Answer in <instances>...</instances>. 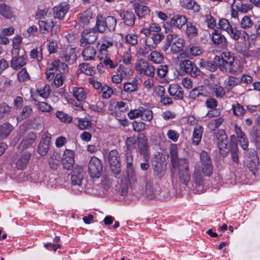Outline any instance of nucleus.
Here are the masks:
<instances>
[{
	"label": "nucleus",
	"mask_w": 260,
	"mask_h": 260,
	"mask_svg": "<svg viewBox=\"0 0 260 260\" xmlns=\"http://www.w3.org/2000/svg\"><path fill=\"white\" fill-rule=\"evenodd\" d=\"M72 92L73 96L79 102L82 101L86 98V93L82 87H74Z\"/></svg>",
	"instance_id": "nucleus-34"
},
{
	"label": "nucleus",
	"mask_w": 260,
	"mask_h": 260,
	"mask_svg": "<svg viewBox=\"0 0 260 260\" xmlns=\"http://www.w3.org/2000/svg\"><path fill=\"white\" fill-rule=\"evenodd\" d=\"M104 20L107 29L110 31H114L116 26V19L113 16H109L104 18Z\"/></svg>",
	"instance_id": "nucleus-41"
},
{
	"label": "nucleus",
	"mask_w": 260,
	"mask_h": 260,
	"mask_svg": "<svg viewBox=\"0 0 260 260\" xmlns=\"http://www.w3.org/2000/svg\"><path fill=\"white\" fill-rule=\"evenodd\" d=\"M92 17V12L90 9L85 10L79 16V21L83 24V25H87L90 20Z\"/></svg>",
	"instance_id": "nucleus-32"
},
{
	"label": "nucleus",
	"mask_w": 260,
	"mask_h": 260,
	"mask_svg": "<svg viewBox=\"0 0 260 260\" xmlns=\"http://www.w3.org/2000/svg\"><path fill=\"white\" fill-rule=\"evenodd\" d=\"M96 49L94 47L88 46L85 48L82 51V56L85 60H93L95 54Z\"/></svg>",
	"instance_id": "nucleus-25"
},
{
	"label": "nucleus",
	"mask_w": 260,
	"mask_h": 260,
	"mask_svg": "<svg viewBox=\"0 0 260 260\" xmlns=\"http://www.w3.org/2000/svg\"><path fill=\"white\" fill-rule=\"evenodd\" d=\"M141 118L145 121H151L153 119L152 111L143 107H141Z\"/></svg>",
	"instance_id": "nucleus-42"
},
{
	"label": "nucleus",
	"mask_w": 260,
	"mask_h": 260,
	"mask_svg": "<svg viewBox=\"0 0 260 260\" xmlns=\"http://www.w3.org/2000/svg\"><path fill=\"white\" fill-rule=\"evenodd\" d=\"M50 137L46 136L40 141L38 148V152L42 156L45 155L49 149Z\"/></svg>",
	"instance_id": "nucleus-21"
},
{
	"label": "nucleus",
	"mask_w": 260,
	"mask_h": 260,
	"mask_svg": "<svg viewBox=\"0 0 260 260\" xmlns=\"http://www.w3.org/2000/svg\"><path fill=\"white\" fill-rule=\"evenodd\" d=\"M13 129V126L9 123H5L0 126V140L9 136Z\"/></svg>",
	"instance_id": "nucleus-33"
},
{
	"label": "nucleus",
	"mask_w": 260,
	"mask_h": 260,
	"mask_svg": "<svg viewBox=\"0 0 260 260\" xmlns=\"http://www.w3.org/2000/svg\"><path fill=\"white\" fill-rule=\"evenodd\" d=\"M61 58L63 61L67 62L68 63L73 64L77 59L75 49L71 47L67 48L63 52Z\"/></svg>",
	"instance_id": "nucleus-18"
},
{
	"label": "nucleus",
	"mask_w": 260,
	"mask_h": 260,
	"mask_svg": "<svg viewBox=\"0 0 260 260\" xmlns=\"http://www.w3.org/2000/svg\"><path fill=\"white\" fill-rule=\"evenodd\" d=\"M200 68H204L211 72H214L217 68V64L215 61L212 60H201L199 63Z\"/></svg>",
	"instance_id": "nucleus-37"
},
{
	"label": "nucleus",
	"mask_w": 260,
	"mask_h": 260,
	"mask_svg": "<svg viewBox=\"0 0 260 260\" xmlns=\"http://www.w3.org/2000/svg\"><path fill=\"white\" fill-rule=\"evenodd\" d=\"M204 128L200 125H196L193 129L192 137V143L194 145H198L201 142Z\"/></svg>",
	"instance_id": "nucleus-22"
},
{
	"label": "nucleus",
	"mask_w": 260,
	"mask_h": 260,
	"mask_svg": "<svg viewBox=\"0 0 260 260\" xmlns=\"http://www.w3.org/2000/svg\"><path fill=\"white\" fill-rule=\"evenodd\" d=\"M214 137L217 141L220 153L222 156H226L229 153L228 147V138L225 132L222 129H219L214 133Z\"/></svg>",
	"instance_id": "nucleus-2"
},
{
	"label": "nucleus",
	"mask_w": 260,
	"mask_h": 260,
	"mask_svg": "<svg viewBox=\"0 0 260 260\" xmlns=\"http://www.w3.org/2000/svg\"><path fill=\"white\" fill-rule=\"evenodd\" d=\"M235 7L238 11L243 13H246L248 12L252 8V5L249 4H242L238 3L236 4Z\"/></svg>",
	"instance_id": "nucleus-61"
},
{
	"label": "nucleus",
	"mask_w": 260,
	"mask_h": 260,
	"mask_svg": "<svg viewBox=\"0 0 260 260\" xmlns=\"http://www.w3.org/2000/svg\"><path fill=\"white\" fill-rule=\"evenodd\" d=\"M155 190L153 181L151 179H148L146 181L145 192L147 197L149 199H152L154 194Z\"/></svg>",
	"instance_id": "nucleus-40"
},
{
	"label": "nucleus",
	"mask_w": 260,
	"mask_h": 260,
	"mask_svg": "<svg viewBox=\"0 0 260 260\" xmlns=\"http://www.w3.org/2000/svg\"><path fill=\"white\" fill-rule=\"evenodd\" d=\"M75 152L73 150L66 149L63 154L62 164L64 169L71 170L75 162Z\"/></svg>",
	"instance_id": "nucleus-11"
},
{
	"label": "nucleus",
	"mask_w": 260,
	"mask_h": 260,
	"mask_svg": "<svg viewBox=\"0 0 260 260\" xmlns=\"http://www.w3.org/2000/svg\"><path fill=\"white\" fill-rule=\"evenodd\" d=\"M138 146L139 153L144 157H147L148 155V143L147 139L144 137L138 138Z\"/></svg>",
	"instance_id": "nucleus-27"
},
{
	"label": "nucleus",
	"mask_w": 260,
	"mask_h": 260,
	"mask_svg": "<svg viewBox=\"0 0 260 260\" xmlns=\"http://www.w3.org/2000/svg\"><path fill=\"white\" fill-rule=\"evenodd\" d=\"M17 78L20 82H25L29 79V75L25 68H22L18 73Z\"/></svg>",
	"instance_id": "nucleus-62"
},
{
	"label": "nucleus",
	"mask_w": 260,
	"mask_h": 260,
	"mask_svg": "<svg viewBox=\"0 0 260 260\" xmlns=\"http://www.w3.org/2000/svg\"><path fill=\"white\" fill-rule=\"evenodd\" d=\"M175 169H178V176L180 181L186 185L190 179L187 159L181 160V164Z\"/></svg>",
	"instance_id": "nucleus-6"
},
{
	"label": "nucleus",
	"mask_w": 260,
	"mask_h": 260,
	"mask_svg": "<svg viewBox=\"0 0 260 260\" xmlns=\"http://www.w3.org/2000/svg\"><path fill=\"white\" fill-rule=\"evenodd\" d=\"M98 38L97 31L94 28L84 30L81 34L80 39L81 46L84 47L87 44H90L94 42Z\"/></svg>",
	"instance_id": "nucleus-9"
},
{
	"label": "nucleus",
	"mask_w": 260,
	"mask_h": 260,
	"mask_svg": "<svg viewBox=\"0 0 260 260\" xmlns=\"http://www.w3.org/2000/svg\"><path fill=\"white\" fill-rule=\"evenodd\" d=\"M11 108L6 103L0 105V120L7 116L11 111Z\"/></svg>",
	"instance_id": "nucleus-57"
},
{
	"label": "nucleus",
	"mask_w": 260,
	"mask_h": 260,
	"mask_svg": "<svg viewBox=\"0 0 260 260\" xmlns=\"http://www.w3.org/2000/svg\"><path fill=\"white\" fill-rule=\"evenodd\" d=\"M238 84H239V77L231 76L224 81V88L228 91L231 90Z\"/></svg>",
	"instance_id": "nucleus-28"
},
{
	"label": "nucleus",
	"mask_w": 260,
	"mask_h": 260,
	"mask_svg": "<svg viewBox=\"0 0 260 260\" xmlns=\"http://www.w3.org/2000/svg\"><path fill=\"white\" fill-rule=\"evenodd\" d=\"M88 173L92 178H99L103 169L101 160L96 157H92L88 165Z\"/></svg>",
	"instance_id": "nucleus-7"
},
{
	"label": "nucleus",
	"mask_w": 260,
	"mask_h": 260,
	"mask_svg": "<svg viewBox=\"0 0 260 260\" xmlns=\"http://www.w3.org/2000/svg\"><path fill=\"white\" fill-rule=\"evenodd\" d=\"M200 160L201 163V170L200 167L196 166L193 175L196 184L200 185L203 182V174L207 176H210L213 172L212 161L209 154L205 151H202L200 153Z\"/></svg>",
	"instance_id": "nucleus-1"
},
{
	"label": "nucleus",
	"mask_w": 260,
	"mask_h": 260,
	"mask_svg": "<svg viewBox=\"0 0 260 260\" xmlns=\"http://www.w3.org/2000/svg\"><path fill=\"white\" fill-rule=\"evenodd\" d=\"M212 40L214 44H219L224 42L225 38L216 30H214L212 35Z\"/></svg>",
	"instance_id": "nucleus-46"
},
{
	"label": "nucleus",
	"mask_w": 260,
	"mask_h": 260,
	"mask_svg": "<svg viewBox=\"0 0 260 260\" xmlns=\"http://www.w3.org/2000/svg\"><path fill=\"white\" fill-rule=\"evenodd\" d=\"M180 4L184 9L191 10L195 12L200 11V7L194 0H180Z\"/></svg>",
	"instance_id": "nucleus-19"
},
{
	"label": "nucleus",
	"mask_w": 260,
	"mask_h": 260,
	"mask_svg": "<svg viewBox=\"0 0 260 260\" xmlns=\"http://www.w3.org/2000/svg\"><path fill=\"white\" fill-rule=\"evenodd\" d=\"M234 58L232 60H229L222 62L220 66V70L229 73H234L236 72L235 65L234 64Z\"/></svg>",
	"instance_id": "nucleus-30"
},
{
	"label": "nucleus",
	"mask_w": 260,
	"mask_h": 260,
	"mask_svg": "<svg viewBox=\"0 0 260 260\" xmlns=\"http://www.w3.org/2000/svg\"><path fill=\"white\" fill-rule=\"evenodd\" d=\"M108 160L111 171L115 175L119 174L120 172V157L116 150L114 149L110 151L108 155Z\"/></svg>",
	"instance_id": "nucleus-8"
},
{
	"label": "nucleus",
	"mask_w": 260,
	"mask_h": 260,
	"mask_svg": "<svg viewBox=\"0 0 260 260\" xmlns=\"http://www.w3.org/2000/svg\"><path fill=\"white\" fill-rule=\"evenodd\" d=\"M36 139V136L34 133H29L23 139L19 145V148L26 149L32 145Z\"/></svg>",
	"instance_id": "nucleus-20"
},
{
	"label": "nucleus",
	"mask_w": 260,
	"mask_h": 260,
	"mask_svg": "<svg viewBox=\"0 0 260 260\" xmlns=\"http://www.w3.org/2000/svg\"><path fill=\"white\" fill-rule=\"evenodd\" d=\"M203 91V87L202 86L194 88L189 92V97L194 100L201 95L204 96V93L202 92Z\"/></svg>",
	"instance_id": "nucleus-52"
},
{
	"label": "nucleus",
	"mask_w": 260,
	"mask_h": 260,
	"mask_svg": "<svg viewBox=\"0 0 260 260\" xmlns=\"http://www.w3.org/2000/svg\"><path fill=\"white\" fill-rule=\"evenodd\" d=\"M0 14L6 18H10L12 16L11 8L5 4H0Z\"/></svg>",
	"instance_id": "nucleus-44"
},
{
	"label": "nucleus",
	"mask_w": 260,
	"mask_h": 260,
	"mask_svg": "<svg viewBox=\"0 0 260 260\" xmlns=\"http://www.w3.org/2000/svg\"><path fill=\"white\" fill-rule=\"evenodd\" d=\"M101 91L102 97L105 99L110 98L113 93L112 88L108 86H103V87H102Z\"/></svg>",
	"instance_id": "nucleus-64"
},
{
	"label": "nucleus",
	"mask_w": 260,
	"mask_h": 260,
	"mask_svg": "<svg viewBox=\"0 0 260 260\" xmlns=\"http://www.w3.org/2000/svg\"><path fill=\"white\" fill-rule=\"evenodd\" d=\"M37 91L39 95L47 99L50 94L51 89L49 85H45L42 89H38Z\"/></svg>",
	"instance_id": "nucleus-58"
},
{
	"label": "nucleus",
	"mask_w": 260,
	"mask_h": 260,
	"mask_svg": "<svg viewBox=\"0 0 260 260\" xmlns=\"http://www.w3.org/2000/svg\"><path fill=\"white\" fill-rule=\"evenodd\" d=\"M52 66L58 70L60 73L63 74L68 71V66L64 62H60L59 60H55L52 62Z\"/></svg>",
	"instance_id": "nucleus-43"
},
{
	"label": "nucleus",
	"mask_w": 260,
	"mask_h": 260,
	"mask_svg": "<svg viewBox=\"0 0 260 260\" xmlns=\"http://www.w3.org/2000/svg\"><path fill=\"white\" fill-rule=\"evenodd\" d=\"M225 89L219 85H215L213 88L215 95L217 98H223L225 96Z\"/></svg>",
	"instance_id": "nucleus-53"
},
{
	"label": "nucleus",
	"mask_w": 260,
	"mask_h": 260,
	"mask_svg": "<svg viewBox=\"0 0 260 260\" xmlns=\"http://www.w3.org/2000/svg\"><path fill=\"white\" fill-rule=\"evenodd\" d=\"M83 178L82 170L81 168L79 169V170H74L73 174L71 176V182L73 190L76 189V187L81 188L80 186Z\"/></svg>",
	"instance_id": "nucleus-16"
},
{
	"label": "nucleus",
	"mask_w": 260,
	"mask_h": 260,
	"mask_svg": "<svg viewBox=\"0 0 260 260\" xmlns=\"http://www.w3.org/2000/svg\"><path fill=\"white\" fill-rule=\"evenodd\" d=\"M116 74L120 75L122 79L125 77H129L133 75V72L131 70L126 68L123 66H120L117 69Z\"/></svg>",
	"instance_id": "nucleus-47"
},
{
	"label": "nucleus",
	"mask_w": 260,
	"mask_h": 260,
	"mask_svg": "<svg viewBox=\"0 0 260 260\" xmlns=\"http://www.w3.org/2000/svg\"><path fill=\"white\" fill-rule=\"evenodd\" d=\"M187 52L190 56H196L201 55L203 50L199 46L190 45L188 47Z\"/></svg>",
	"instance_id": "nucleus-48"
},
{
	"label": "nucleus",
	"mask_w": 260,
	"mask_h": 260,
	"mask_svg": "<svg viewBox=\"0 0 260 260\" xmlns=\"http://www.w3.org/2000/svg\"><path fill=\"white\" fill-rule=\"evenodd\" d=\"M230 151L232 160L236 164H238L239 162V149L237 143L234 142L231 143L230 148L229 149V152Z\"/></svg>",
	"instance_id": "nucleus-31"
},
{
	"label": "nucleus",
	"mask_w": 260,
	"mask_h": 260,
	"mask_svg": "<svg viewBox=\"0 0 260 260\" xmlns=\"http://www.w3.org/2000/svg\"><path fill=\"white\" fill-rule=\"evenodd\" d=\"M119 14L126 25L132 26L135 24L136 18L133 12L123 10L120 11Z\"/></svg>",
	"instance_id": "nucleus-15"
},
{
	"label": "nucleus",
	"mask_w": 260,
	"mask_h": 260,
	"mask_svg": "<svg viewBox=\"0 0 260 260\" xmlns=\"http://www.w3.org/2000/svg\"><path fill=\"white\" fill-rule=\"evenodd\" d=\"M79 69L81 72L87 75L91 76L95 72L93 68L87 63L80 64Z\"/></svg>",
	"instance_id": "nucleus-45"
},
{
	"label": "nucleus",
	"mask_w": 260,
	"mask_h": 260,
	"mask_svg": "<svg viewBox=\"0 0 260 260\" xmlns=\"http://www.w3.org/2000/svg\"><path fill=\"white\" fill-rule=\"evenodd\" d=\"M69 9V5L67 3H61L59 5L54 7L53 8L54 17L60 20L62 19Z\"/></svg>",
	"instance_id": "nucleus-13"
},
{
	"label": "nucleus",
	"mask_w": 260,
	"mask_h": 260,
	"mask_svg": "<svg viewBox=\"0 0 260 260\" xmlns=\"http://www.w3.org/2000/svg\"><path fill=\"white\" fill-rule=\"evenodd\" d=\"M247 167L253 174L258 170L259 161L256 151L254 149L247 150L246 153Z\"/></svg>",
	"instance_id": "nucleus-5"
},
{
	"label": "nucleus",
	"mask_w": 260,
	"mask_h": 260,
	"mask_svg": "<svg viewBox=\"0 0 260 260\" xmlns=\"http://www.w3.org/2000/svg\"><path fill=\"white\" fill-rule=\"evenodd\" d=\"M184 47V41L179 38L174 41L171 46V51L173 54H177L182 51Z\"/></svg>",
	"instance_id": "nucleus-39"
},
{
	"label": "nucleus",
	"mask_w": 260,
	"mask_h": 260,
	"mask_svg": "<svg viewBox=\"0 0 260 260\" xmlns=\"http://www.w3.org/2000/svg\"><path fill=\"white\" fill-rule=\"evenodd\" d=\"M124 91L132 92L138 90V85L136 81L125 83L123 86Z\"/></svg>",
	"instance_id": "nucleus-59"
},
{
	"label": "nucleus",
	"mask_w": 260,
	"mask_h": 260,
	"mask_svg": "<svg viewBox=\"0 0 260 260\" xmlns=\"http://www.w3.org/2000/svg\"><path fill=\"white\" fill-rule=\"evenodd\" d=\"M89 108L94 112H104L105 111V104L104 102L100 101L96 104L90 105Z\"/></svg>",
	"instance_id": "nucleus-51"
},
{
	"label": "nucleus",
	"mask_w": 260,
	"mask_h": 260,
	"mask_svg": "<svg viewBox=\"0 0 260 260\" xmlns=\"http://www.w3.org/2000/svg\"><path fill=\"white\" fill-rule=\"evenodd\" d=\"M186 24V32L187 36L189 37H193L196 36L198 33L196 27L189 22H187Z\"/></svg>",
	"instance_id": "nucleus-56"
},
{
	"label": "nucleus",
	"mask_w": 260,
	"mask_h": 260,
	"mask_svg": "<svg viewBox=\"0 0 260 260\" xmlns=\"http://www.w3.org/2000/svg\"><path fill=\"white\" fill-rule=\"evenodd\" d=\"M12 58L10 62V67L14 70H18L26 63V57L24 55H20L18 52L12 51Z\"/></svg>",
	"instance_id": "nucleus-10"
},
{
	"label": "nucleus",
	"mask_w": 260,
	"mask_h": 260,
	"mask_svg": "<svg viewBox=\"0 0 260 260\" xmlns=\"http://www.w3.org/2000/svg\"><path fill=\"white\" fill-rule=\"evenodd\" d=\"M155 48V45L150 44L149 43V41L146 40L145 41V45L140 47L138 50V53L142 56L146 57V55L148 54L149 51H150L152 49H154Z\"/></svg>",
	"instance_id": "nucleus-38"
},
{
	"label": "nucleus",
	"mask_w": 260,
	"mask_h": 260,
	"mask_svg": "<svg viewBox=\"0 0 260 260\" xmlns=\"http://www.w3.org/2000/svg\"><path fill=\"white\" fill-rule=\"evenodd\" d=\"M224 119L222 117H218V118L211 120L208 124V127L211 130L214 131L218 128L223 123Z\"/></svg>",
	"instance_id": "nucleus-49"
},
{
	"label": "nucleus",
	"mask_w": 260,
	"mask_h": 260,
	"mask_svg": "<svg viewBox=\"0 0 260 260\" xmlns=\"http://www.w3.org/2000/svg\"><path fill=\"white\" fill-rule=\"evenodd\" d=\"M135 68L136 71L139 74H143L151 78L153 77L154 76V67L149 64L144 59H140L137 60L135 64Z\"/></svg>",
	"instance_id": "nucleus-4"
},
{
	"label": "nucleus",
	"mask_w": 260,
	"mask_h": 260,
	"mask_svg": "<svg viewBox=\"0 0 260 260\" xmlns=\"http://www.w3.org/2000/svg\"><path fill=\"white\" fill-rule=\"evenodd\" d=\"M232 110L234 115L240 116L243 115L246 112L244 107L239 103H236L232 105Z\"/></svg>",
	"instance_id": "nucleus-54"
},
{
	"label": "nucleus",
	"mask_w": 260,
	"mask_h": 260,
	"mask_svg": "<svg viewBox=\"0 0 260 260\" xmlns=\"http://www.w3.org/2000/svg\"><path fill=\"white\" fill-rule=\"evenodd\" d=\"M93 28L98 32H105L107 29L105 24L104 17L101 15H98L96 17L95 25Z\"/></svg>",
	"instance_id": "nucleus-29"
},
{
	"label": "nucleus",
	"mask_w": 260,
	"mask_h": 260,
	"mask_svg": "<svg viewBox=\"0 0 260 260\" xmlns=\"http://www.w3.org/2000/svg\"><path fill=\"white\" fill-rule=\"evenodd\" d=\"M31 154L28 152L24 153L17 160L16 167L19 170H23L29 162Z\"/></svg>",
	"instance_id": "nucleus-26"
},
{
	"label": "nucleus",
	"mask_w": 260,
	"mask_h": 260,
	"mask_svg": "<svg viewBox=\"0 0 260 260\" xmlns=\"http://www.w3.org/2000/svg\"><path fill=\"white\" fill-rule=\"evenodd\" d=\"M170 156L171 158V162L172 167L175 168L176 167L178 166L181 164V160L187 159L185 158L178 157V148L177 144H171L169 148Z\"/></svg>",
	"instance_id": "nucleus-12"
},
{
	"label": "nucleus",
	"mask_w": 260,
	"mask_h": 260,
	"mask_svg": "<svg viewBox=\"0 0 260 260\" xmlns=\"http://www.w3.org/2000/svg\"><path fill=\"white\" fill-rule=\"evenodd\" d=\"M180 70L190 75L191 77H197L203 75L202 72L197 67L194 62L189 59H184L179 62Z\"/></svg>",
	"instance_id": "nucleus-3"
},
{
	"label": "nucleus",
	"mask_w": 260,
	"mask_h": 260,
	"mask_svg": "<svg viewBox=\"0 0 260 260\" xmlns=\"http://www.w3.org/2000/svg\"><path fill=\"white\" fill-rule=\"evenodd\" d=\"M133 8L136 15L140 18L144 17L150 13V10L148 7L141 5L138 3H135L133 5Z\"/></svg>",
	"instance_id": "nucleus-23"
},
{
	"label": "nucleus",
	"mask_w": 260,
	"mask_h": 260,
	"mask_svg": "<svg viewBox=\"0 0 260 260\" xmlns=\"http://www.w3.org/2000/svg\"><path fill=\"white\" fill-rule=\"evenodd\" d=\"M168 92L170 95L176 100H182L184 96L183 90L181 87L177 84H172L169 85Z\"/></svg>",
	"instance_id": "nucleus-17"
},
{
	"label": "nucleus",
	"mask_w": 260,
	"mask_h": 260,
	"mask_svg": "<svg viewBox=\"0 0 260 260\" xmlns=\"http://www.w3.org/2000/svg\"><path fill=\"white\" fill-rule=\"evenodd\" d=\"M30 56L31 58L36 59L38 61H41L43 58L41 48L32 49L30 52Z\"/></svg>",
	"instance_id": "nucleus-60"
},
{
	"label": "nucleus",
	"mask_w": 260,
	"mask_h": 260,
	"mask_svg": "<svg viewBox=\"0 0 260 260\" xmlns=\"http://www.w3.org/2000/svg\"><path fill=\"white\" fill-rule=\"evenodd\" d=\"M227 32L230 37L235 41L238 40L241 37H242L244 40H245L246 38H248V35L245 31H241L236 27H232Z\"/></svg>",
	"instance_id": "nucleus-24"
},
{
	"label": "nucleus",
	"mask_w": 260,
	"mask_h": 260,
	"mask_svg": "<svg viewBox=\"0 0 260 260\" xmlns=\"http://www.w3.org/2000/svg\"><path fill=\"white\" fill-rule=\"evenodd\" d=\"M60 156L59 154L56 152H54L51 154L49 159V164L50 168L53 170H56L59 164Z\"/></svg>",
	"instance_id": "nucleus-35"
},
{
	"label": "nucleus",
	"mask_w": 260,
	"mask_h": 260,
	"mask_svg": "<svg viewBox=\"0 0 260 260\" xmlns=\"http://www.w3.org/2000/svg\"><path fill=\"white\" fill-rule=\"evenodd\" d=\"M186 17L183 15H174L170 19V25L180 29L187 22Z\"/></svg>",
	"instance_id": "nucleus-14"
},
{
	"label": "nucleus",
	"mask_w": 260,
	"mask_h": 260,
	"mask_svg": "<svg viewBox=\"0 0 260 260\" xmlns=\"http://www.w3.org/2000/svg\"><path fill=\"white\" fill-rule=\"evenodd\" d=\"M55 114L56 116L62 122L69 123L72 121V117L67 113L61 111H57Z\"/></svg>",
	"instance_id": "nucleus-50"
},
{
	"label": "nucleus",
	"mask_w": 260,
	"mask_h": 260,
	"mask_svg": "<svg viewBox=\"0 0 260 260\" xmlns=\"http://www.w3.org/2000/svg\"><path fill=\"white\" fill-rule=\"evenodd\" d=\"M138 36L133 33L128 34L124 37L125 42L131 45H136L138 43Z\"/></svg>",
	"instance_id": "nucleus-55"
},
{
	"label": "nucleus",
	"mask_w": 260,
	"mask_h": 260,
	"mask_svg": "<svg viewBox=\"0 0 260 260\" xmlns=\"http://www.w3.org/2000/svg\"><path fill=\"white\" fill-rule=\"evenodd\" d=\"M240 24L242 28L246 29L251 27L253 23L249 16H245L242 19Z\"/></svg>",
	"instance_id": "nucleus-63"
},
{
	"label": "nucleus",
	"mask_w": 260,
	"mask_h": 260,
	"mask_svg": "<svg viewBox=\"0 0 260 260\" xmlns=\"http://www.w3.org/2000/svg\"><path fill=\"white\" fill-rule=\"evenodd\" d=\"M147 59L155 63H161L164 59V56L159 52L153 51L147 56Z\"/></svg>",
	"instance_id": "nucleus-36"
}]
</instances>
